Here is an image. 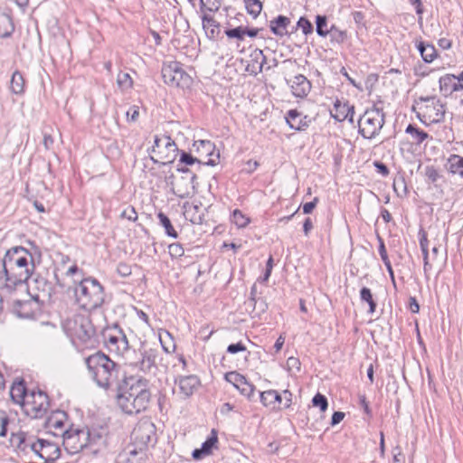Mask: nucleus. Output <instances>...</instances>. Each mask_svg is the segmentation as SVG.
I'll use <instances>...</instances> for the list:
<instances>
[{
	"mask_svg": "<svg viewBox=\"0 0 463 463\" xmlns=\"http://www.w3.org/2000/svg\"><path fill=\"white\" fill-rule=\"evenodd\" d=\"M78 305L86 310L99 307L104 302L102 286L95 279H83L74 288Z\"/></svg>",
	"mask_w": 463,
	"mask_h": 463,
	"instance_id": "nucleus-4",
	"label": "nucleus"
},
{
	"mask_svg": "<svg viewBox=\"0 0 463 463\" xmlns=\"http://www.w3.org/2000/svg\"><path fill=\"white\" fill-rule=\"evenodd\" d=\"M417 49L420 52L422 60L425 62H431L437 56V50L432 44L425 43L424 42H420L417 44Z\"/></svg>",
	"mask_w": 463,
	"mask_h": 463,
	"instance_id": "nucleus-29",
	"label": "nucleus"
},
{
	"mask_svg": "<svg viewBox=\"0 0 463 463\" xmlns=\"http://www.w3.org/2000/svg\"><path fill=\"white\" fill-rule=\"evenodd\" d=\"M160 224L165 228V233L172 238H177L178 234L174 229L170 219L163 213L157 214Z\"/></svg>",
	"mask_w": 463,
	"mask_h": 463,
	"instance_id": "nucleus-37",
	"label": "nucleus"
},
{
	"mask_svg": "<svg viewBox=\"0 0 463 463\" xmlns=\"http://www.w3.org/2000/svg\"><path fill=\"white\" fill-rule=\"evenodd\" d=\"M232 222L239 228H243L249 223V219L240 210H235L232 214Z\"/></svg>",
	"mask_w": 463,
	"mask_h": 463,
	"instance_id": "nucleus-47",
	"label": "nucleus"
},
{
	"mask_svg": "<svg viewBox=\"0 0 463 463\" xmlns=\"http://www.w3.org/2000/svg\"><path fill=\"white\" fill-rule=\"evenodd\" d=\"M405 132L411 136L412 142L416 145H420L429 137V134L427 132L416 128L411 124L408 125Z\"/></svg>",
	"mask_w": 463,
	"mask_h": 463,
	"instance_id": "nucleus-34",
	"label": "nucleus"
},
{
	"mask_svg": "<svg viewBox=\"0 0 463 463\" xmlns=\"http://www.w3.org/2000/svg\"><path fill=\"white\" fill-rule=\"evenodd\" d=\"M150 158L155 164L168 165L173 163L178 154V148L175 141L168 136H155Z\"/></svg>",
	"mask_w": 463,
	"mask_h": 463,
	"instance_id": "nucleus-7",
	"label": "nucleus"
},
{
	"mask_svg": "<svg viewBox=\"0 0 463 463\" xmlns=\"http://www.w3.org/2000/svg\"><path fill=\"white\" fill-rule=\"evenodd\" d=\"M93 381L101 388L108 389L118 380L119 366L108 355L97 352L85 359Z\"/></svg>",
	"mask_w": 463,
	"mask_h": 463,
	"instance_id": "nucleus-3",
	"label": "nucleus"
},
{
	"mask_svg": "<svg viewBox=\"0 0 463 463\" xmlns=\"http://www.w3.org/2000/svg\"><path fill=\"white\" fill-rule=\"evenodd\" d=\"M297 27L301 29L304 34H309L313 32L312 24L305 17H300L297 23Z\"/></svg>",
	"mask_w": 463,
	"mask_h": 463,
	"instance_id": "nucleus-48",
	"label": "nucleus"
},
{
	"mask_svg": "<svg viewBox=\"0 0 463 463\" xmlns=\"http://www.w3.org/2000/svg\"><path fill=\"white\" fill-rule=\"evenodd\" d=\"M317 33L319 36L325 37L328 34L329 31L325 30L327 25L326 17L324 15H317L316 18Z\"/></svg>",
	"mask_w": 463,
	"mask_h": 463,
	"instance_id": "nucleus-45",
	"label": "nucleus"
},
{
	"mask_svg": "<svg viewBox=\"0 0 463 463\" xmlns=\"http://www.w3.org/2000/svg\"><path fill=\"white\" fill-rule=\"evenodd\" d=\"M117 272L119 276L126 278L132 273V269L128 263L120 262L117 267Z\"/></svg>",
	"mask_w": 463,
	"mask_h": 463,
	"instance_id": "nucleus-52",
	"label": "nucleus"
},
{
	"mask_svg": "<svg viewBox=\"0 0 463 463\" xmlns=\"http://www.w3.org/2000/svg\"><path fill=\"white\" fill-rule=\"evenodd\" d=\"M168 252L172 258L182 257L184 253V250L180 243H172L168 246Z\"/></svg>",
	"mask_w": 463,
	"mask_h": 463,
	"instance_id": "nucleus-49",
	"label": "nucleus"
},
{
	"mask_svg": "<svg viewBox=\"0 0 463 463\" xmlns=\"http://www.w3.org/2000/svg\"><path fill=\"white\" fill-rule=\"evenodd\" d=\"M260 402L264 406L276 408L274 390L265 391L260 393Z\"/></svg>",
	"mask_w": 463,
	"mask_h": 463,
	"instance_id": "nucleus-42",
	"label": "nucleus"
},
{
	"mask_svg": "<svg viewBox=\"0 0 463 463\" xmlns=\"http://www.w3.org/2000/svg\"><path fill=\"white\" fill-rule=\"evenodd\" d=\"M41 302L34 300V298H31L28 300H16L14 304V312L20 317H33L34 315L40 311L41 309Z\"/></svg>",
	"mask_w": 463,
	"mask_h": 463,
	"instance_id": "nucleus-21",
	"label": "nucleus"
},
{
	"mask_svg": "<svg viewBox=\"0 0 463 463\" xmlns=\"http://www.w3.org/2000/svg\"><path fill=\"white\" fill-rule=\"evenodd\" d=\"M121 217L135 222L137 220V213L133 206H128L121 213Z\"/></svg>",
	"mask_w": 463,
	"mask_h": 463,
	"instance_id": "nucleus-53",
	"label": "nucleus"
},
{
	"mask_svg": "<svg viewBox=\"0 0 463 463\" xmlns=\"http://www.w3.org/2000/svg\"><path fill=\"white\" fill-rule=\"evenodd\" d=\"M14 31V25L9 15H4L0 18V36L7 38L12 35Z\"/></svg>",
	"mask_w": 463,
	"mask_h": 463,
	"instance_id": "nucleus-36",
	"label": "nucleus"
},
{
	"mask_svg": "<svg viewBox=\"0 0 463 463\" xmlns=\"http://www.w3.org/2000/svg\"><path fill=\"white\" fill-rule=\"evenodd\" d=\"M411 5L415 7L416 14L420 15V20H421V14H423L422 3L421 0H409Z\"/></svg>",
	"mask_w": 463,
	"mask_h": 463,
	"instance_id": "nucleus-64",
	"label": "nucleus"
},
{
	"mask_svg": "<svg viewBox=\"0 0 463 463\" xmlns=\"http://www.w3.org/2000/svg\"><path fill=\"white\" fill-rule=\"evenodd\" d=\"M10 90L14 94L19 95L24 90V79L19 71H15L11 78Z\"/></svg>",
	"mask_w": 463,
	"mask_h": 463,
	"instance_id": "nucleus-35",
	"label": "nucleus"
},
{
	"mask_svg": "<svg viewBox=\"0 0 463 463\" xmlns=\"http://www.w3.org/2000/svg\"><path fill=\"white\" fill-rule=\"evenodd\" d=\"M287 366L289 370H292L293 368L297 369L298 371H300V362L298 358L296 357H288L287 360Z\"/></svg>",
	"mask_w": 463,
	"mask_h": 463,
	"instance_id": "nucleus-61",
	"label": "nucleus"
},
{
	"mask_svg": "<svg viewBox=\"0 0 463 463\" xmlns=\"http://www.w3.org/2000/svg\"><path fill=\"white\" fill-rule=\"evenodd\" d=\"M102 336L104 345L110 353L125 358L130 351L128 338L118 325L106 329Z\"/></svg>",
	"mask_w": 463,
	"mask_h": 463,
	"instance_id": "nucleus-11",
	"label": "nucleus"
},
{
	"mask_svg": "<svg viewBox=\"0 0 463 463\" xmlns=\"http://www.w3.org/2000/svg\"><path fill=\"white\" fill-rule=\"evenodd\" d=\"M158 351L154 348L141 347L128 352L125 357L126 364L144 373H154L156 369Z\"/></svg>",
	"mask_w": 463,
	"mask_h": 463,
	"instance_id": "nucleus-6",
	"label": "nucleus"
},
{
	"mask_svg": "<svg viewBox=\"0 0 463 463\" xmlns=\"http://www.w3.org/2000/svg\"><path fill=\"white\" fill-rule=\"evenodd\" d=\"M373 165L377 169V172L381 174L383 176H387L390 173L389 168L387 165L380 161H375L373 163Z\"/></svg>",
	"mask_w": 463,
	"mask_h": 463,
	"instance_id": "nucleus-60",
	"label": "nucleus"
},
{
	"mask_svg": "<svg viewBox=\"0 0 463 463\" xmlns=\"http://www.w3.org/2000/svg\"><path fill=\"white\" fill-rule=\"evenodd\" d=\"M162 77L165 84L175 88L188 89L193 84L192 77L175 61L163 65Z\"/></svg>",
	"mask_w": 463,
	"mask_h": 463,
	"instance_id": "nucleus-10",
	"label": "nucleus"
},
{
	"mask_svg": "<svg viewBox=\"0 0 463 463\" xmlns=\"http://www.w3.org/2000/svg\"><path fill=\"white\" fill-rule=\"evenodd\" d=\"M118 85L122 90H128L132 87V79L127 72H119L117 79Z\"/></svg>",
	"mask_w": 463,
	"mask_h": 463,
	"instance_id": "nucleus-44",
	"label": "nucleus"
},
{
	"mask_svg": "<svg viewBox=\"0 0 463 463\" xmlns=\"http://www.w3.org/2000/svg\"><path fill=\"white\" fill-rule=\"evenodd\" d=\"M419 119L425 125L442 122L445 118V105L436 96L419 99Z\"/></svg>",
	"mask_w": 463,
	"mask_h": 463,
	"instance_id": "nucleus-5",
	"label": "nucleus"
},
{
	"mask_svg": "<svg viewBox=\"0 0 463 463\" xmlns=\"http://www.w3.org/2000/svg\"><path fill=\"white\" fill-rule=\"evenodd\" d=\"M203 28L204 29L209 38H214L218 32L220 24L212 16L207 14H203L202 16Z\"/></svg>",
	"mask_w": 463,
	"mask_h": 463,
	"instance_id": "nucleus-28",
	"label": "nucleus"
},
{
	"mask_svg": "<svg viewBox=\"0 0 463 463\" xmlns=\"http://www.w3.org/2000/svg\"><path fill=\"white\" fill-rule=\"evenodd\" d=\"M9 422V420L4 411H0V437H5L6 435V426Z\"/></svg>",
	"mask_w": 463,
	"mask_h": 463,
	"instance_id": "nucleus-54",
	"label": "nucleus"
},
{
	"mask_svg": "<svg viewBox=\"0 0 463 463\" xmlns=\"http://www.w3.org/2000/svg\"><path fill=\"white\" fill-rule=\"evenodd\" d=\"M447 169L453 175L463 176V157L458 155L449 156L447 164Z\"/></svg>",
	"mask_w": 463,
	"mask_h": 463,
	"instance_id": "nucleus-33",
	"label": "nucleus"
},
{
	"mask_svg": "<svg viewBox=\"0 0 463 463\" xmlns=\"http://www.w3.org/2000/svg\"><path fill=\"white\" fill-rule=\"evenodd\" d=\"M133 442L142 449L156 441V426L149 420H141L131 433Z\"/></svg>",
	"mask_w": 463,
	"mask_h": 463,
	"instance_id": "nucleus-13",
	"label": "nucleus"
},
{
	"mask_svg": "<svg viewBox=\"0 0 463 463\" xmlns=\"http://www.w3.org/2000/svg\"><path fill=\"white\" fill-rule=\"evenodd\" d=\"M67 414L62 411H56L52 413L48 418L46 425L47 428L53 432L55 436H64V432H67Z\"/></svg>",
	"mask_w": 463,
	"mask_h": 463,
	"instance_id": "nucleus-19",
	"label": "nucleus"
},
{
	"mask_svg": "<svg viewBox=\"0 0 463 463\" xmlns=\"http://www.w3.org/2000/svg\"><path fill=\"white\" fill-rule=\"evenodd\" d=\"M30 392L27 391L24 381L20 380L18 382H14L10 388V396L12 401L19 404L21 407L25 402V396L29 394Z\"/></svg>",
	"mask_w": 463,
	"mask_h": 463,
	"instance_id": "nucleus-25",
	"label": "nucleus"
},
{
	"mask_svg": "<svg viewBox=\"0 0 463 463\" xmlns=\"http://www.w3.org/2000/svg\"><path fill=\"white\" fill-rule=\"evenodd\" d=\"M126 116L128 118V120L132 121V122H135L137 120L138 118V116H139V109H138V107L137 106H133L131 107L127 112H126Z\"/></svg>",
	"mask_w": 463,
	"mask_h": 463,
	"instance_id": "nucleus-56",
	"label": "nucleus"
},
{
	"mask_svg": "<svg viewBox=\"0 0 463 463\" xmlns=\"http://www.w3.org/2000/svg\"><path fill=\"white\" fill-rule=\"evenodd\" d=\"M455 80L456 76L453 74H447L439 79V90L444 96H449L454 92Z\"/></svg>",
	"mask_w": 463,
	"mask_h": 463,
	"instance_id": "nucleus-31",
	"label": "nucleus"
},
{
	"mask_svg": "<svg viewBox=\"0 0 463 463\" xmlns=\"http://www.w3.org/2000/svg\"><path fill=\"white\" fill-rule=\"evenodd\" d=\"M25 397V402L22 406L24 414L33 419H37L42 418L47 412L50 402L44 392L33 390Z\"/></svg>",
	"mask_w": 463,
	"mask_h": 463,
	"instance_id": "nucleus-12",
	"label": "nucleus"
},
{
	"mask_svg": "<svg viewBox=\"0 0 463 463\" xmlns=\"http://www.w3.org/2000/svg\"><path fill=\"white\" fill-rule=\"evenodd\" d=\"M345 418V413L342 411H335L331 418V425L335 426L340 423Z\"/></svg>",
	"mask_w": 463,
	"mask_h": 463,
	"instance_id": "nucleus-63",
	"label": "nucleus"
},
{
	"mask_svg": "<svg viewBox=\"0 0 463 463\" xmlns=\"http://www.w3.org/2000/svg\"><path fill=\"white\" fill-rule=\"evenodd\" d=\"M221 7V0H200V9L203 13L209 11L217 12Z\"/></svg>",
	"mask_w": 463,
	"mask_h": 463,
	"instance_id": "nucleus-40",
	"label": "nucleus"
},
{
	"mask_svg": "<svg viewBox=\"0 0 463 463\" xmlns=\"http://www.w3.org/2000/svg\"><path fill=\"white\" fill-rule=\"evenodd\" d=\"M175 383H178L180 393L183 394L184 398H187L198 388L200 380L196 375L191 374L179 377L175 380Z\"/></svg>",
	"mask_w": 463,
	"mask_h": 463,
	"instance_id": "nucleus-23",
	"label": "nucleus"
},
{
	"mask_svg": "<svg viewBox=\"0 0 463 463\" xmlns=\"http://www.w3.org/2000/svg\"><path fill=\"white\" fill-rule=\"evenodd\" d=\"M335 109H344L346 110L345 114L342 116H335V118L338 121H343L348 119L350 122L354 121V106H349L347 104L341 105L339 101H336L335 104Z\"/></svg>",
	"mask_w": 463,
	"mask_h": 463,
	"instance_id": "nucleus-39",
	"label": "nucleus"
},
{
	"mask_svg": "<svg viewBox=\"0 0 463 463\" xmlns=\"http://www.w3.org/2000/svg\"><path fill=\"white\" fill-rule=\"evenodd\" d=\"M34 455L42 461L41 463H53L60 458L61 449L57 443L44 439H38Z\"/></svg>",
	"mask_w": 463,
	"mask_h": 463,
	"instance_id": "nucleus-16",
	"label": "nucleus"
},
{
	"mask_svg": "<svg viewBox=\"0 0 463 463\" xmlns=\"http://www.w3.org/2000/svg\"><path fill=\"white\" fill-rule=\"evenodd\" d=\"M425 176L431 183H436L439 178V174L434 166H426L425 167Z\"/></svg>",
	"mask_w": 463,
	"mask_h": 463,
	"instance_id": "nucleus-51",
	"label": "nucleus"
},
{
	"mask_svg": "<svg viewBox=\"0 0 463 463\" xmlns=\"http://www.w3.org/2000/svg\"><path fill=\"white\" fill-rule=\"evenodd\" d=\"M118 406L127 414L146 411L151 401L149 381L141 376H130L124 381L116 396Z\"/></svg>",
	"mask_w": 463,
	"mask_h": 463,
	"instance_id": "nucleus-1",
	"label": "nucleus"
},
{
	"mask_svg": "<svg viewBox=\"0 0 463 463\" xmlns=\"http://www.w3.org/2000/svg\"><path fill=\"white\" fill-rule=\"evenodd\" d=\"M63 446L71 454H76L86 448L89 444L95 442L96 439H100L98 434H92L88 428L69 429L64 432Z\"/></svg>",
	"mask_w": 463,
	"mask_h": 463,
	"instance_id": "nucleus-8",
	"label": "nucleus"
},
{
	"mask_svg": "<svg viewBox=\"0 0 463 463\" xmlns=\"http://www.w3.org/2000/svg\"><path fill=\"white\" fill-rule=\"evenodd\" d=\"M52 286L43 277L38 276L28 285V292L31 298L43 304L52 297Z\"/></svg>",
	"mask_w": 463,
	"mask_h": 463,
	"instance_id": "nucleus-15",
	"label": "nucleus"
},
{
	"mask_svg": "<svg viewBox=\"0 0 463 463\" xmlns=\"http://www.w3.org/2000/svg\"><path fill=\"white\" fill-rule=\"evenodd\" d=\"M193 146L200 156H212L215 148L214 144L210 140L194 141Z\"/></svg>",
	"mask_w": 463,
	"mask_h": 463,
	"instance_id": "nucleus-32",
	"label": "nucleus"
},
{
	"mask_svg": "<svg viewBox=\"0 0 463 463\" xmlns=\"http://www.w3.org/2000/svg\"><path fill=\"white\" fill-rule=\"evenodd\" d=\"M94 330L90 322L84 318L79 317L75 320L74 335L83 342L89 340L93 335Z\"/></svg>",
	"mask_w": 463,
	"mask_h": 463,
	"instance_id": "nucleus-24",
	"label": "nucleus"
},
{
	"mask_svg": "<svg viewBox=\"0 0 463 463\" xmlns=\"http://www.w3.org/2000/svg\"><path fill=\"white\" fill-rule=\"evenodd\" d=\"M292 94L297 98H305L311 90V82L303 74H298L291 80H287Z\"/></svg>",
	"mask_w": 463,
	"mask_h": 463,
	"instance_id": "nucleus-20",
	"label": "nucleus"
},
{
	"mask_svg": "<svg viewBox=\"0 0 463 463\" xmlns=\"http://www.w3.org/2000/svg\"><path fill=\"white\" fill-rule=\"evenodd\" d=\"M225 380L232 383L240 392L251 399L254 394L255 387L250 383L246 378L237 372H230L225 374Z\"/></svg>",
	"mask_w": 463,
	"mask_h": 463,
	"instance_id": "nucleus-17",
	"label": "nucleus"
},
{
	"mask_svg": "<svg viewBox=\"0 0 463 463\" xmlns=\"http://www.w3.org/2000/svg\"><path fill=\"white\" fill-rule=\"evenodd\" d=\"M3 269L2 260H0V289H5L9 292V284L7 281L6 274L5 272L2 271Z\"/></svg>",
	"mask_w": 463,
	"mask_h": 463,
	"instance_id": "nucleus-55",
	"label": "nucleus"
},
{
	"mask_svg": "<svg viewBox=\"0 0 463 463\" xmlns=\"http://www.w3.org/2000/svg\"><path fill=\"white\" fill-rule=\"evenodd\" d=\"M290 19L284 15H279L269 22L270 31L277 36L283 37L288 33V26Z\"/></svg>",
	"mask_w": 463,
	"mask_h": 463,
	"instance_id": "nucleus-26",
	"label": "nucleus"
},
{
	"mask_svg": "<svg viewBox=\"0 0 463 463\" xmlns=\"http://www.w3.org/2000/svg\"><path fill=\"white\" fill-rule=\"evenodd\" d=\"M354 23L360 27L364 26V15L362 12L356 11L352 14Z\"/></svg>",
	"mask_w": 463,
	"mask_h": 463,
	"instance_id": "nucleus-62",
	"label": "nucleus"
},
{
	"mask_svg": "<svg viewBox=\"0 0 463 463\" xmlns=\"http://www.w3.org/2000/svg\"><path fill=\"white\" fill-rule=\"evenodd\" d=\"M384 124V113L378 108L366 109L359 118V133L364 137L371 139L377 136Z\"/></svg>",
	"mask_w": 463,
	"mask_h": 463,
	"instance_id": "nucleus-9",
	"label": "nucleus"
},
{
	"mask_svg": "<svg viewBox=\"0 0 463 463\" xmlns=\"http://www.w3.org/2000/svg\"><path fill=\"white\" fill-rule=\"evenodd\" d=\"M378 241H379V254L381 256V259L384 262H387L389 261V258H388V255H387V251H386V248H385V245H384V242L383 241V239L381 237H378Z\"/></svg>",
	"mask_w": 463,
	"mask_h": 463,
	"instance_id": "nucleus-58",
	"label": "nucleus"
},
{
	"mask_svg": "<svg viewBox=\"0 0 463 463\" xmlns=\"http://www.w3.org/2000/svg\"><path fill=\"white\" fill-rule=\"evenodd\" d=\"M218 443V437L217 432L215 430H212L211 435L206 439L204 442H203L201 448L195 449L193 453L192 457L195 460H201L206 456H209L212 454L213 449L216 448V445Z\"/></svg>",
	"mask_w": 463,
	"mask_h": 463,
	"instance_id": "nucleus-22",
	"label": "nucleus"
},
{
	"mask_svg": "<svg viewBox=\"0 0 463 463\" xmlns=\"http://www.w3.org/2000/svg\"><path fill=\"white\" fill-rule=\"evenodd\" d=\"M37 442L38 439L33 436L27 435L24 432L12 434L11 437L12 445L25 453L32 452L34 454L37 449Z\"/></svg>",
	"mask_w": 463,
	"mask_h": 463,
	"instance_id": "nucleus-18",
	"label": "nucleus"
},
{
	"mask_svg": "<svg viewBox=\"0 0 463 463\" xmlns=\"http://www.w3.org/2000/svg\"><path fill=\"white\" fill-rule=\"evenodd\" d=\"M224 33L228 38H235L238 41H243L245 38L243 26H237L235 28L226 29L224 31Z\"/></svg>",
	"mask_w": 463,
	"mask_h": 463,
	"instance_id": "nucleus-43",
	"label": "nucleus"
},
{
	"mask_svg": "<svg viewBox=\"0 0 463 463\" xmlns=\"http://www.w3.org/2000/svg\"><path fill=\"white\" fill-rule=\"evenodd\" d=\"M250 57L252 58V69L250 71L254 74H258L262 71L264 64L267 62V58L263 54V52L260 49H256L252 52Z\"/></svg>",
	"mask_w": 463,
	"mask_h": 463,
	"instance_id": "nucleus-30",
	"label": "nucleus"
},
{
	"mask_svg": "<svg viewBox=\"0 0 463 463\" xmlns=\"http://www.w3.org/2000/svg\"><path fill=\"white\" fill-rule=\"evenodd\" d=\"M312 403L316 407H319L321 411H326L328 407L327 399L325 395L317 392L312 399Z\"/></svg>",
	"mask_w": 463,
	"mask_h": 463,
	"instance_id": "nucleus-46",
	"label": "nucleus"
},
{
	"mask_svg": "<svg viewBox=\"0 0 463 463\" xmlns=\"http://www.w3.org/2000/svg\"><path fill=\"white\" fill-rule=\"evenodd\" d=\"M177 170L182 172L184 175L175 180V183H172L173 191L176 195L184 198L189 196L195 191L194 181L196 179V175L193 174L188 168L185 167H178Z\"/></svg>",
	"mask_w": 463,
	"mask_h": 463,
	"instance_id": "nucleus-14",
	"label": "nucleus"
},
{
	"mask_svg": "<svg viewBox=\"0 0 463 463\" xmlns=\"http://www.w3.org/2000/svg\"><path fill=\"white\" fill-rule=\"evenodd\" d=\"M245 5L248 13L254 18L257 17L262 10V3L260 0H245Z\"/></svg>",
	"mask_w": 463,
	"mask_h": 463,
	"instance_id": "nucleus-41",
	"label": "nucleus"
},
{
	"mask_svg": "<svg viewBox=\"0 0 463 463\" xmlns=\"http://www.w3.org/2000/svg\"><path fill=\"white\" fill-rule=\"evenodd\" d=\"M245 350H246V346L241 342L236 343V344H231L227 347V352L230 354H236L238 352H242Z\"/></svg>",
	"mask_w": 463,
	"mask_h": 463,
	"instance_id": "nucleus-57",
	"label": "nucleus"
},
{
	"mask_svg": "<svg viewBox=\"0 0 463 463\" xmlns=\"http://www.w3.org/2000/svg\"><path fill=\"white\" fill-rule=\"evenodd\" d=\"M3 270L6 274L9 292L27 282L34 268L32 254L24 247L15 246L6 250L3 258Z\"/></svg>",
	"mask_w": 463,
	"mask_h": 463,
	"instance_id": "nucleus-2",
	"label": "nucleus"
},
{
	"mask_svg": "<svg viewBox=\"0 0 463 463\" xmlns=\"http://www.w3.org/2000/svg\"><path fill=\"white\" fill-rule=\"evenodd\" d=\"M286 120L289 128L295 130H304L307 127V122L301 118V114L296 109H291L288 112Z\"/></svg>",
	"mask_w": 463,
	"mask_h": 463,
	"instance_id": "nucleus-27",
	"label": "nucleus"
},
{
	"mask_svg": "<svg viewBox=\"0 0 463 463\" xmlns=\"http://www.w3.org/2000/svg\"><path fill=\"white\" fill-rule=\"evenodd\" d=\"M180 163H183L187 165H192L194 163H198L199 165L202 164L200 159H197L196 157L193 156L191 154L184 152V151L180 155Z\"/></svg>",
	"mask_w": 463,
	"mask_h": 463,
	"instance_id": "nucleus-50",
	"label": "nucleus"
},
{
	"mask_svg": "<svg viewBox=\"0 0 463 463\" xmlns=\"http://www.w3.org/2000/svg\"><path fill=\"white\" fill-rule=\"evenodd\" d=\"M318 203V198L317 197H315L313 199V201L311 202H308V203H306L303 204L302 208H303V213L305 214H308V213H311L312 211L315 209V207L317 206Z\"/></svg>",
	"mask_w": 463,
	"mask_h": 463,
	"instance_id": "nucleus-59",
	"label": "nucleus"
},
{
	"mask_svg": "<svg viewBox=\"0 0 463 463\" xmlns=\"http://www.w3.org/2000/svg\"><path fill=\"white\" fill-rule=\"evenodd\" d=\"M360 298L369 305V313L373 314L376 309V302L373 298L370 288L365 287L362 288L360 290Z\"/></svg>",
	"mask_w": 463,
	"mask_h": 463,
	"instance_id": "nucleus-38",
	"label": "nucleus"
}]
</instances>
